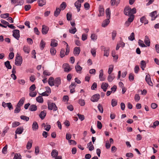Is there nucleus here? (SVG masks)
<instances>
[{
    "label": "nucleus",
    "mask_w": 159,
    "mask_h": 159,
    "mask_svg": "<svg viewBox=\"0 0 159 159\" xmlns=\"http://www.w3.org/2000/svg\"><path fill=\"white\" fill-rule=\"evenodd\" d=\"M99 15H98L99 16H102L104 14V10L102 7H100L99 9Z\"/></svg>",
    "instance_id": "nucleus-27"
},
{
    "label": "nucleus",
    "mask_w": 159,
    "mask_h": 159,
    "mask_svg": "<svg viewBox=\"0 0 159 159\" xmlns=\"http://www.w3.org/2000/svg\"><path fill=\"white\" fill-rule=\"evenodd\" d=\"M21 110L20 107H18L16 105V108L14 111V112L15 113H19Z\"/></svg>",
    "instance_id": "nucleus-58"
},
{
    "label": "nucleus",
    "mask_w": 159,
    "mask_h": 159,
    "mask_svg": "<svg viewBox=\"0 0 159 159\" xmlns=\"http://www.w3.org/2000/svg\"><path fill=\"white\" fill-rule=\"evenodd\" d=\"M24 130V128L23 127H18L15 131L16 134H20L22 133Z\"/></svg>",
    "instance_id": "nucleus-15"
},
{
    "label": "nucleus",
    "mask_w": 159,
    "mask_h": 159,
    "mask_svg": "<svg viewBox=\"0 0 159 159\" xmlns=\"http://www.w3.org/2000/svg\"><path fill=\"white\" fill-rule=\"evenodd\" d=\"M72 15L70 13H67L66 14V18L67 20L69 21L72 19Z\"/></svg>",
    "instance_id": "nucleus-49"
},
{
    "label": "nucleus",
    "mask_w": 159,
    "mask_h": 159,
    "mask_svg": "<svg viewBox=\"0 0 159 159\" xmlns=\"http://www.w3.org/2000/svg\"><path fill=\"white\" fill-rule=\"evenodd\" d=\"M23 50L26 53H29L30 52V48H29L27 46H25L23 47Z\"/></svg>",
    "instance_id": "nucleus-38"
},
{
    "label": "nucleus",
    "mask_w": 159,
    "mask_h": 159,
    "mask_svg": "<svg viewBox=\"0 0 159 159\" xmlns=\"http://www.w3.org/2000/svg\"><path fill=\"white\" fill-rule=\"evenodd\" d=\"M145 80L147 84L150 86H152L153 85V84L152 82L150 75H147L145 77Z\"/></svg>",
    "instance_id": "nucleus-7"
},
{
    "label": "nucleus",
    "mask_w": 159,
    "mask_h": 159,
    "mask_svg": "<svg viewBox=\"0 0 159 159\" xmlns=\"http://www.w3.org/2000/svg\"><path fill=\"white\" fill-rule=\"evenodd\" d=\"M80 47H76L74 49V54L75 56H78L80 54Z\"/></svg>",
    "instance_id": "nucleus-11"
},
{
    "label": "nucleus",
    "mask_w": 159,
    "mask_h": 159,
    "mask_svg": "<svg viewBox=\"0 0 159 159\" xmlns=\"http://www.w3.org/2000/svg\"><path fill=\"white\" fill-rule=\"evenodd\" d=\"M36 101L39 103H42L43 102V98L41 96H39L36 98Z\"/></svg>",
    "instance_id": "nucleus-35"
},
{
    "label": "nucleus",
    "mask_w": 159,
    "mask_h": 159,
    "mask_svg": "<svg viewBox=\"0 0 159 159\" xmlns=\"http://www.w3.org/2000/svg\"><path fill=\"white\" fill-rule=\"evenodd\" d=\"M58 45L57 41L55 39H52L50 45L52 47H56Z\"/></svg>",
    "instance_id": "nucleus-16"
},
{
    "label": "nucleus",
    "mask_w": 159,
    "mask_h": 159,
    "mask_svg": "<svg viewBox=\"0 0 159 159\" xmlns=\"http://www.w3.org/2000/svg\"><path fill=\"white\" fill-rule=\"evenodd\" d=\"M22 63V57L17 54L15 60V65L17 66H20Z\"/></svg>",
    "instance_id": "nucleus-2"
},
{
    "label": "nucleus",
    "mask_w": 159,
    "mask_h": 159,
    "mask_svg": "<svg viewBox=\"0 0 159 159\" xmlns=\"http://www.w3.org/2000/svg\"><path fill=\"white\" fill-rule=\"evenodd\" d=\"M144 42L147 46L148 47L150 46V39L149 37L147 36H145Z\"/></svg>",
    "instance_id": "nucleus-20"
},
{
    "label": "nucleus",
    "mask_w": 159,
    "mask_h": 159,
    "mask_svg": "<svg viewBox=\"0 0 159 159\" xmlns=\"http://www.w3.org/2000/svg\"><path fill=\"white\" fill-rule=\"evenodd\" d=\"M32 142L31 141V142H28L26 145V148L29 150L31 148L32 146Z\"/></svg>",
    "instance_id": "nucleus-51"
},
{
    "label": "nucleus",
    "mask_w": 159,
    "mask_h": 159,
    "mask_svg": "<svg viewBox=\"0 0 159 159\" xmlns=\"http://www.w3.org/2000/svg\"><path fill=\"white\" fill-rule=\"evenodd\" d=\"M98 108L99 111L101 113H102L103 112V108L101 105L99 104L98 106Z\"/></svg>",
    "instance_id": "nucleus-54"
},
{
    "label": "nucleus",
    "mask_w": 159,
    "mask_h": 159,
    "mask_svg": "<svg viewBox=\"0 0 159 159\" xmlns=\"http://www.w3.org/2000/svg\"><path fill=\"white\" fill-rule=\"evenodd\" d=\"M36 89L35 85L34 84H32L29 88L30 91H34Z\"/></svg>",
    "instance_id": "nucleus-57"
},
{
    "label": "nucleus",
    "mask_w": 159,
    "mask_h": 159,
    "mask_svg": "<svg viewBox=\"0 0 159 159\" xmlns=\"http://www.w3.org/2000/svg\"><path fill=\"white\" fill-rule=\"evenodd\" d=\"M54 79L52 77H50L48 79V82L49 84L51 86L55 85L54 84Z\"/></svg>",
    "instance_id": "nucleus-13"
},
{
    "label": "nucleus",
    "mask_w": 159,
    "mask_h": 159,
    "mask_svg": "<svg viewBox=\"0 0 159 159\" xmlns=\"http://www.w3.org/2000/svg\"><path fill=\"white\" fill-rule=\"evenodd\" d=\"M37 93L36 92L30 91L29 96L32 97H34L36 96Z\"/></svg>",
    "instance_id": "nucleus-46"
},
{
    "label": "nucleus",
    "mask_w": 159,
    "mask_h": 159,
    "mask_svg": "<svg viewBox=\"0 0 159 159\" xmlns=\"http://www.w3.org/2000/svg\"><path fill=\"white\" fill-rule=\"evenodd\" d=\"M157 13V12L156 11H153L150 13V15L152 18L151 19L152 20H155L157 17V15H156Z\"/></svg>",
    "instance_id": "nucleus-14"
},
{
    "label": "nucleus",
    "mask_w": 159,
    "mask_h": 159,
    "mask_svg": "<svg viewBox=\"0 0 159 159\" xmlns=\"http://www.w3.org/2000/svg\"><path fill=\"white\" fill-rule=\"evenodd\" d=\"M129 79L130 81H132L134 80V75L132 73H130L129 74Z\"/></svg>",
    "instance_id": "nucleus-61"
},
{
    "label": "nucleus",
    "mask_w": 159,
    "mask_h": 159,
    "mask_svg": "<svg viewBox=\"0 0 159 159\" xmlns=\"http://www.w3.org/2000/svg\"><path fill=\"white\" fill-rule=\"evenodd\" d=\"M113 69V65H110L108 69V73L109 75L111 74V72L112 71Z\"/></svg>",
    "instance_id": "nucleus-59"
},
{
    "label": "nucleus",
    "mask_w": 159,
    "mask_h": 159,
    "mask_svg": "<svg viewBox=\"0 0 159 159\" xmlns=\"http://www.w3.org/2000/svg\"><path fill=\"white\" fill-rule=\"evenodd\" d=\"M39 128L38 125L36 121L33 122L32 125V128L34 131L37 130Z\"/></svg>",
    "instance_id": "nucleus-18"
},
{
    "label": "nucleus",
    "mask_w": 159,
    "mask_h": 159,
    "mask_svg": "<svg viewBox=\"0 0 159 159\" xmlns=\"http://www.w3.org/2000/svg\"><path fill=\"white\" fill-rule=\"evenodd\" d=\"M37 106L34 104L31 105H30L29 110L31 111H35L37 110Z\"/></svg>",
    "instance_id": "nucleus-28"
},
{
    "label": "nucleus",
    "mask_w": 159,
    "mask_h": 159,
    "mask_svg": "<svg viewBox=\"0 0 159 159\" xmlns=\"http://www.w3.org/2000/svg\"><path fill=\"white\" fill-rule=\"evenodd\" d=\"M9 16V14L8 13H6L4 14H2L0 15V17L1 18L3 19H6Z\"/></svg>",
    "instance_id": "nucleus-44"
},
{
    "label": "nucleus",
    "mask_w": 159,
    "mask_h": 159,
    "mask_svg": "<svg viewBox=\"0 0 159 159\" xmlns=\"http://www.w3.org/2000/svg\"><path fill=\"white\" fill-rule=\"evenodd\" d=\"M21 119L25 120L26 121H28L29 120V118L25 116H20Z\"/></svg>",
    "instance_id": "nucleus-52"
},
{
    "label": "nucleus",
    "mask_w": 159,
    "mask_h": 159,
    "mask_svg": "<svg viewBox=\"0 0 159 159\" xmlns=\"http://www.w3.org/2000/svg\"><path fill=\"white\" fill-rule=\"evenodd\" d=\"M66 6V3L65 2H62L60 5V8L62 10H64Z\"/></svg>",
    "instance_id": "nucleus-42"
},
{
    "label": "nucleus",
    "mask_w": 159,
    "mask_h": 159,
    "mask_svg": "<svg viewBox=\"0 0 159 159\" xmlns=\"http://www.w3.org/2000/svg\"><path fill=\"white\" fill-rule=\"evenodd\" d=\"M140 21L142 23H144V25L147 24L148 23V20L146 19V17L143 16L140 19Z\"/></svg>",
    "instance_id": "nucleus-29"
},
{
    "label": "nucleus",
    "mask_w": 159,
    "mask_h": 159,
    "mask_svg": "<svg viewBox=\"0 0 159 159\" xmlns=\"http://www.w3.org/2000/svg\"><path fill=\"white\" fill-rule=\"evenodd\" d=\"M61 10L59 8H57L54 11V16H55L57 17L60 13Z\"/></svg>",
    "instance_id": "nucleus-33"
},
{
    "label": "nucleus",
    "mask_w": 159,
    "mask_h": 159,
    "mask_svg": "<svg viewBox=\"0 0 159 159\" xmlns=\"http://www.w3.org/2000/svg\"><path fill=\"white\" fill-rule=\"evenodd\" d=\"M100 98V95L99 94H96L93 96L91 98V100L93 102H97L98 101Z\"/></svg>",
    "instance_id": "nucleus-6"
},
{
    "label": "nucleus",
    "mask_w": 159,
    "mask_h": 159,
    "mask_svg": "<svg viewBox=\"0 0 159 159\" xmlns=\"http://www.w3.org/2000/svg\"><path fill=\"white\" fill-rule=\"evenodd\" d=\"M79 103L81 106H83L85 104V102L84 100L82 99H80L78 102Z\"/></svg>",
    "instance_id": "nucleus-47"
},
{
    "label": "nucleus",
    "mask_w": 159,
    "mask_h": 159,
    "mask_svg": "<svg viewBox=\"0 0 159 159\" xmlns=\"http://www.w3.org/2000/svg\"><path fill=\"white\" fill-rule=\"evenodd\" d=\"M4 64L6 67L9 69H11V66L10 64V61H7L5 62Z\"/></svg>",
    "instance_id": "nucleus-34"
},
{
    "label": "nucleus",
    "mask_w": 159,
    "mask_h": 159,
    "mask_svg": "<svg viewBox=\"0 0 159 159\" xmlns=\"http://www.w3.org/2000/svg\"><path fill=\"white\" fill-rule=\"evenodd\" d=\"M49 28L48 27L43 25H42V33L43 34H47L49 30Z\"/></svg>",
    "instance_id": "nucleus-8"
},
{
    "label": "nucleus",
    "mask_w": 159,
    "mask_h": 159,
    "mask_svg": "<svg viewBox=\"0 0 159 159\" xmlns=\"http://www.w3.org/2000/svg\"><path fill=\"white\" fill-rule=\"evenodd\" d=\"M113 74L109 75L107 78V80L109 82H112L115 78V76L112 75Z\"/></svg>",
    "instance_id": "nucleus-37"
},
{
    "label": "nucleus",
    "mask_w": 159,
    "mask_h": 159,
    "mask_svg": "<svg viewBox=\"0 0 159 159\" xmlns=\"http://www.w3.org/2000/svg\"><path fill=\"white\" fill-rule=\"evenodd\" d=\"M7 107L10 110L13 109V107L12 104L11 102L7 103Z\"/></svg>",
    "instance_id": "nucleus-62"
},
{
    "label": "nucleus",
    "mask_w": 159,
    "mask_h": 159,
    "mask_svg": "<svg viewBox=\"0 0 159 159\" xmlns=\"http://www.w3.org/2000/svg\"><path fill=\"white\" fill-rule=\"evenodd\" d=\"M54 84L55 86L58 87L61 84V78L60 77L56 78L54 80Z\"/></svg>",
    "instance_id": "nucleus-12"
},
{
    "label": "nucleus",
    "mask_w": 159,
    "mask_h": 159,
    "mask_svg": "<svg viewBox=\"0 0 159 159\" xmlns=\"http://www.w3.org/2000/svg\"><path fill=\"white\" fill-rule=\"evenodd\" d=\"M99 72V78L100 81H102L104 80L105 78L102 77L103 75V70L102 69L100 70Z\"/></svg>",
    "instance_id": "nucleus-25"
},
{
    "label": "nucleus",
    "mask_w": 159,
    "mask_h": 159,
    "mask_svg": "<svg viewBox=\"0 0 159 159\" xmlns=\"http://www.w3.org/2000/svg\"><path fill=\"white\" fill-rule=\"evenodd\" d=\"M101 50L104 51V56L108 57L109 55V48H106L103 46H101Z\"/></svg>",
    "instance_id": "nucleus-4"
},
{
    "label": "nucleus",
    "mask_w": 159,
    "mask_h": 159,
    "mask_svg": "<svg viewBox=\"0 0 159 159\" xmlns=\"http://www.w3.org/2000/svg\"><path fill=\"white\" fill-rule=\"evenodd\" d=\"M77 116L81 121H82L84 120V115L78 114Z\"/></svg>",
    "instance_id": "nucleus-63"
},
{
    "label": "nucleus",
    "mask_w": 159,
    "mask_h": 159,
    "mask_svg": "<svg viewBox=\"0 0 159 159\" xmlns=\"http://www.w3.org/2000/svg\"><path fill=\"white\" fill-rule=\"evenodd\" d=\"M110 19L107 18L103 22L102 25V27H105L110 22Z\"/></svg>",
    "instance_id": "nucleus-21"
},
{
    "label": "nucleus",
    "mask_w": 159,
    "mask_h": 159,
    "mask_svg": "<svg viewBox=\"0 0 159 159\" xmlns=\"http://www.w3.org/2000/svg\"><path fill=\"white\" fill-rule=\"evenodd\" d=\"M51 156L52 157L56 158L57 157L58 152L57 150L56 149H53L51 152Z\"/></svg>",
    "instance_id": "nucleus-23"
},
{
    "label": "nucleus",
    "mask_w": 159,
    "mask_h": 159,
    "mask_svg": "<svg viewBox=\"0 0 159 159\" xmlns=\"http://www.w3.org/2000/svg\"><path fill=\"white\" fill-rule=\"evenodd\" d=\"M48 109L49 110L55 111L57 110V107L54 103L49 102L48 103Z\"/></svg>",
    "instance_id": "nucleus-3"
},
{
    "label": "nucleus",
    "mask_w": 159,
    "mask_h": 159,
    "mask_svg": "<svg viewBox=\"0 0 159 159\" xmlns=\"http://www.w3.org/2000/svg\"><path fill=\"white\" fill-rule=\"evenodd\" d=\"M140 65L142 69L143 70H144L146 66V63L145 61L144 60H142L140 62Z\"/></svg>",
    "instance_id": "nucleus-30"
},
{
    "label": "nucleus",
    "mask_w": 159,
    "mask_h": 159,
    "mask_svg": "<svg viewBox=\"0 0 159 159\" xmlns=\"http://www.w3.org/2000/svg\"><path fill=\"white\" fill-rule=\"evenodd\" d=\"M106 14L107 18H110L111 11L109 8H107L106 10Z\"/></svg>",
    "instance_id": "nucleus-31"
},
{
    "label": "nucleus",
    "mask_w": 159,
    "mask_h": 159,
    "mask_svg": "<svg viewBox=\"0 0 159 159\" xmlns=\"http://www.w3.org/2000/svg\"><path fill=\"white\" fill-rule=\"evenodd\" d=\"M63 68L64 69V71L65 72H68L71 70V68H70L69 65L67 63H65L63 65Z\"/></svg>",
    "instance_id": "nucleus-9"
},
{
    "label": "nucleus",
    "mask_w": 159,
    "mask_h": 159,
    "mask_svg": "<svg viewBox=\"0 0 159 159\" xmlns=\"http://www.w3.org/2000/svg\"><path fill=\"white\" fill-rule=\"evenodd\" d=\"M87 148H89V151H92L94 149V147L93 145L92 144V142H90L89 143H88L87 145Z\"/></svg>",
    "instance_id": "nucleus-26"
},
{
    "label": "nucleus",
    "mask_w": 159,
    "mask_h": 159,
    "mask_svg": "<svg viewBox=\"0 0 159 159\" xmlns=\"http://www.w3.org/2000/svg\"><path fill=\"white\" fill-rule=\"evenodd\" d=\"M45 46V43L43 40H42L39 44L41 50H43Z\"/></svg>",
    "instance_id": "nucleus-39"
},
{
    "label": "nucleus",
    "mask_w": 159,
    "mask_h": 159,
    "mask_svg": "<svg viewBox=\"0 0 159 159\" xmlns=\"http://www.w3.org/2000/svg\"><path fill=\"white\" fill-rule=\"evenodd\" d=\"M97 83L96 82H94L92 85L91 87V89L92 90H95L97 88Z\"/></svg>",
    "instance_id": "nucleus-60"
},
{
    "label": "nucleus",
    "mask_w": 159,
    "mask_h": 159,
    "mask_svg": "<svg viewBox=\"0 0 159 159\" xmlns=\"http://www.w3.org/2000/svg\"><path fill=\"white\" fill-rule=\"evenodd\" d=\"M128 39L130 41H133L134 39V32H132L130 36L129 37Z\"/></svg>",
    "instance_id": "nucleus-41"
},
{
    "label": "nucleus",
    "mask_w": 159,
    "mask_h": 159,
    "mask_svg": "<svg viewBox=\"0 0 159 159\" xmlns=\"http://www.w3.org/2000/svg\"><path fill=\"white\" fill-rule=\"evenodd\" d=\"M65 50L63 48L61 49L60 51V56L61 58H63L65 56Z\"/></svg>",
    "instance_id": "nucleus-56"
},
{
    "label": "nucleus",
    "mask_w": 159,
    "mask_h": 159,
    "mask_svg": "<svg viewBox=\"0 0 159 159\" xmlns=\"http://www.w3.org/2000/svg\"><path fill=\"white\" fill-rule=\"evenodd\" d=\"M159 125V121L158 120H156L153 123V125H150L149 126L150 128H153L154 129H155L156 126H157Z\"/></svg>",
    "instance_id": "nucleus-32"
},
{
    "label": "nucleus",
    "mask_w": 159,
    "mask_h": 159,
    "mask_svg": "<svg viewBox=\"0 0 159 159\" xmlns=\"http://www.w3.org/2000/svg\"><path fill=\"white\" fill-rule=\"evenodd\" d=\"M21 157L20 154L18 155L17 153L15 154L13 159H21Z\"/></svg>",
    "instance_id": "nucleus-64"
},
{
    "label": "nucleus",
    "mask_w": 159,
    "mask_h": 159,
    "mask_svg": "<svg viewBox=\"0 0 159 159\" xmlns=\"http://www.w3.org/2000/svg\"><path fill=\"white\" fill-rule=\"evenodd\" d=\"M76 71L78 73L79 71H81L82 68L79 65L76 66L75 67Z\"/></svg>",
    "instance_id": "nucleus-40"
},
{
    "label": "nucleus",
    "mask_w": 159,
    "mask_h": 159,
    "mask_svg": "<svg viewBox=\"0 0 159 159\" xmlns=\"http://www.w3.org/2000/svg\"><path fill=\"white\" fill-rule=\"evenodd\" d=\"M108 86V84L106 83H103L101 85V88L103 89L104 92H106L107 91V88Z\"/></svg>",
    "instance_id": "nucleus-19"
},
{
    "label": "nucleus",
    "mask_w": 159,
    "mask_h": 159,
    "mask_svg": "<svg viewBox=\"0 0 159 159\" xmlns=\"http://www.w3.org/2000/svg\"><path fill=\"white\" fill-rule=\"evenodd\" d=\"M117 104V101L115 99L111 100V105L113 107L116 106Z\"/></svg>",
    "instance_id": "nucleus-43"
},
{
    "label": "nucleus",
    "mask_w": 159,
    "mask_h": 159,
    "mask_svg": "<svg viewBox=\"0 0 159 159\" xmlns=\"http://www.w3.org/2000/svg\"><path fill=\"white\" fill-rule=\"evenodd\" d=\"M46 115V112L45 110H43V111L41 112L39 114V117L41 118L42 120L44 119Z\"/></svg>",
    "instance_id": "nucleus-22"
},
{
    "label": "nucleus",
    "mask_w": 159,
    "mask_h": 159,
    "mask_svg": "<svg viewBox=\"0 0 159 159\" xmlns=\"http://www.w3.org/2000/svg\"><path fill=\"white\" fill-rule=\"evenodd\" d=\"M13 36L16 39L18 40L20 37V31L19 30H13Z\"/></svg>",
    "instance_id": "nucleus-5"
},
{
    "label": "nucleus",
    "mask_w": 159,
    "mask_h": 159,
    "mask_svg": "<svg viewBox=\"0 0 159 159\" xmlns=\"http://www.w3.org/2000/svg\"><path fill=\"white\" fill-rule=\"evenodd\" d=\"M50 53L52 55H55L56 53V51L55 48L52 47L50 49Z\"/></svg>",
    "instance_id": "nucleus-53"
},
{
    "label": "nucleus",
    "mask_w": 159,
    "mask_h": 159,
    "mask_svg": "<svg viewBox=\"0 0 159 159\" xmlns=\"http://www.w3.org/2000/svg\"><path fill=\"white\" fill-rule=\"evenodd\" d=\"M81 3L80 2H79V1H77L75 3V6L76 7L78 12H79L80 11V8L81 7Z\"/></svg>",
    "instance_id": "nucleus-17"
},
{
    "label": "nucleus",
    "mask_w": 159,
    "mask_h": 159,
    "mask_svg": "<svg viewBox=\"0 0 159 159\" xmlns=\"http://www.w3.org/2000/svg\"><path fill=\"white\" fill-rule=\"evenodd\" d=\"M25 100V98L24 97H22L21 98L16 105L17 107H21L23 105Z\"/></svg>",
    "instance_id": "nucleus-10"
},
{
    "label": "nucleus",
    "mask_w": 159,
    "mask_h": 159,
    "mask_svg": "<svg viewBox=\"0 0 159 159\" xmlns=\"http://www.w3.org/2000/svg\"><path fill=\"white\" fill-rule=\"evenodd\" d=\"M136 9L134 7L132 9L129 7H125L124 10V14L126 16H129L136 13Z\"/></svg>",
    "instance_id": "nucleus-1"
},
{
    "label": "nucleus",
    "mask_w": 159,
    "mask_h": 159,
    "mask_svg": "<svg viewBox=\"0 0 159 159\" xmlns=\"http://www.w3.org/2000/svg\"><path fill=\"white\" fill-rule=\"evenodd\" d=\"M130 17L128 18V21H129L130 22H131L133 21L134 19V15H130L129 16Z\"/></svg>",
    "instance_id": "nucleus-55"
},
{
    "label": "nucleus",
    "mask_w": 159,
    "mask_h": 159,
    "mask_svg": "<svg viewBox=\"0 0 159 159\" xmlns=\"http://www.w3.org/2000/svg\"><path fill=\"white\" fill-rule=\"evenodd\" d=\"M7 145H6L3 148L2 152V153L4 154H6L7 151Z\"/></svg>",
    "instance_id": "nucleus-48"
},
{
    "label": "nucleus",
    "mask_w": 159,
    "mask_h": 159,
    "mask_svg": "<svg viewBox=\"0 0 159 159\" xmlns=\"http://www.w3.org/2000/svg\"><path fill=\"white\" fill-rule=\"evenodd\" d=\"M139 45L142 47H146V46L144 44L143 41L140 39H139L138 41Z\"/></svg>",
    "instance_id": "nucleus-45"
},
{
    "label": "nucleus",
    "mask_w": 159,
    "mask_h": 159,
    "mask_svg": "<svg viewBox=\"0 0 159 159\" xmlns=\"http://www.w3.org/2000/svg\"><path fill=\"white\" fill-rule=\"evenodd\" d=\"M20 123L19 122L15 121L12 123V127L13 128L16 127L20 125Z\"/></svg>",
    "instance_id": "nucleus-50"
},
{
    "label": "nucleus",
    "mask_w": 159,
    "mask_h": 159,
    "mask_svg": "<svg viewBox=\"0 0 159 159\" xmlns=\"http://www.w3.org/2000/svg\"><path fill=\"white\" fill-rule=\"evenodd\" d=\"M77 31V30L75 27H74L73 28H71L69 30L70 33L73 34H75Z\"/></svg>",
    "instance_id": "nucleus-36"
},
{
    "label": "nucleus",
    "mask_w": 159,
    "mask_h": 159,
    "mask_svg": "<svg viewBox=\"0 0 159 159\" xmlns=\"http://www.w3.org/2000/svg\"><path fill=\"white\" fill-rule=\"evenodd\" d=\"M38 2L39 6L40 7H42L45 5L46 3V0H38Z\"/></svg>",
    "instance_id": "nucleus-24"
}]
</instances>
